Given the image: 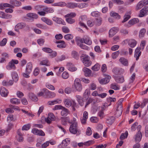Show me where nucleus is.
<instances>
[{
	"mask_svg": "<svg viewBox=\"0 0 148 148\" xmlns=\"http://www.w3.org/2000/svg\"><path fill=\"white\" fill-rule=\"evenodd\" d=\"M87 4L85 3H75L73 2L68 3L66 4V6L67 7L70 9H74L78 8L82 9L87 7Z\"/></svg>",
	"mask_w": 148,
	"mask_h": 148,
	"instance_id": "f257e3e1",
	"label": "nucleus"
},
{
	"mask_svg": "<svg viewBox=\"0 0 148 148\" xmlns=\"http://www.w3.org/2000/svg\"><path fill=\"white\" fill-rule=\"evenodd\" d=\"M74 87L75 90L80 92L82 89V84L80 79L79 78H76L74 80V83L72 86Z\"/></svg>",
	"mask_w": 148,
	"mask_h": 148,
	"instance_id": "f03ea898",
	"label": "nucleus"
},
{
	"mask_svg": "<svg viewBox=\"0 0 148 148\" xmlns=\"http://www.w3.org/2000/svg\"><path fill=\"white\" fill-rule=\"evenodd\" d=\"M81 58L82 62L86 66H89L91 64L92 62L90 60V58L88 56L83 54Z\"/></svg>",
	"mask_w": 148,
	"mask_h": 148,
	"instance_id": "7ed1b4c3",
	"label": "nucleus"
},
{
	"mask_svg": "<svg viewBox=\"0 0 148 148\" xmlns=\"http://www.w3.org/2000/svg\"><path fill=\"white\" fill-rule=\"evenodd\" d=\"M18 63V60H12L6 66V69L8 70H11V69H15L16 67L14 64H17Z\"/></svg>",
	"mask_w": 148,
	"mask_h": 148,
	"instance_id": "20e7f679",
	"label": "nucleus"
},
{
	"mask_svg": "<svg viewBox=\"0 0 148 148\" xmlns=\"http://www.w3.org/2000/svg\"><path fill=\"white\" fill-rule=\"evenodd\" d=\"M141 128V126L140 125L137 127V130L138 132L135 135L134 137L135 141L136 143L139 142L141 139L142 135L141 133L140 132V130Z\"/></svg>",
	"mask_w": 148,
	"mask_h": 148,
	"instance_id": "39448f33",
	"label": "nucleus"
},
{
	"mask_svg": "<svg viewBox=\"0 0 148 148\" xmlns=\"http://www.w3.org/2000/svg\"><path fill=\"white\" fill-rule=\"evenodd\" d=\"M69 131L71 133L73 134H76L78 131L77 123H72L70 126Z\"/></svg>",
	"mask_w": 148,
	"mask_h": 148,
	"instance_id": "423d86ee",
	"label": "nucleus"
},
{
	"mask_svg": "<svg viewBox=\"0 0 148 148\" xmlns=\"http://www.w3.org/2000/svg\"><path fill=\"white\" fill-rule=\"evenodd\" d=\"M103 75L105 77L102 79L99 78L98 79L99 83L102 84H106L108 83L111 78L109 75H106V74H103Z\"/></svg>",
	"mask_w": 148,
	"mask_h": 148,
	"instance_id": "0eeeda50",
	"label": "nucleus"
},
{
	"mask_svg": "<svg viewBox=\"0 0 148 148\" xmlns=\"http://www.w3.org/2000/svg\"><path fill=\"white\" fill-rule=\"evenodd\" d=\"M63 102L65 106L67 108L69 107L71 105L75 106L76 104L74 101L69 99H64Z\"/></svg>",
	"mask_w": 148,
	"mask_h": 148,
	"instance_id": "6e6552de",
	"label": "nucleus"
},
{
	"mask_svg": "<svg viewBox=\"0 0 148 148\" xmlns=\"http://www.w3.org/2000/svg\"><path fill=\"white\" fill-rule=\"evenodd\" d=\"M125 43H128V45L132 48L134 47L136 45V41L134 39H126L123 41Z\"/></svg>",
	"mask_w": 148,
	"mask_h": 148,
	"instance_id": "1a4fd4ad",
	"label": "nucleus"
},
{
	"mask_svg": "<svg viewBox=\"0 0 148 148\" xmlns=\"http://www.w3.org/2000/svg\"><path fill=\"white\" fill-rule=\"evenodd\" d=\"M148 14V7L143 8L139 11L138 16L140 17H143Z\"/></svg>",
	"mask_w": 148,
	"mask_h": 148,
	"instance_id": "9d476101",
	"label": "nucleus"
},
{
	"mask_svg": "<svg viewBox=\"0 0 148 148\" xmlns=\"http://www.w3.org/2000/svg\"><path fill=\"white\" fill-rule=\"evenodd\" d=\"M147 4H148V0L141 1L137 4L136 7V9L137 10H139L142 8L144 5Z\"/></svg>",
	"mask_w": 148,
	"mask_h": 148,
	"instance_id": "9b49d317",
	"label": "nucleus"
},
{
	"mask_svg": "<svg viewBox=\"0 0 148 148\" xmlns=\"http://www.w3.org/2000/svg\"><path fill=\"white\" fill-rule=\"evenodd\" d=\"M32 132L34 134L40 136H45L44 132L42 130H39L36 128H33L32 130Z\"/></svg>",
	"mask_w": 148,
	"mask_h": 148,
	"instance_id": "f8f14e48",
	"label": "nucleus"
},
{
	"mask_svg": "<svg viewBox=\"0 0 148 148\" xmlns=\"http://www.w3.org/2000/svg\"><path fill=\"white\" fill-rule=\"evenodd\" d=\"M27 18L30 20H34V19H37L38 17V15L34 13H30L27 14Z\"/></svg>",
	"mask_w": 148,
	"mask_h": 148,
	"instance_id": "ddd939ff",
	"label": "nucleus"
},
{
	"mask_svg": "<svg viewBox=\"0 0 148 148\" xmlns=\"http://www.w3.org/2000/svg\"><path fill=\"white\" fill-rule=\"evenodd\" d=\"M0 93L2 96L6 97L8 96L9 92L6 89L2 86L1 88Z\"/></svg>",
	"mask_w": 148,
	"mask_h": 148,
	"instance_id": "4468645a",
	"label": "nucleus"
},
{
	"mask_svg": "<svg viewBox=\"0 0 148 148\" xmlns=\"http://www.w3.org/2000/svg\"><path fill=\"white\" fill-rule=\"evenodd\" d=\"M118 31L117 27H114L110 29L109 31V36L112 37Z\"/></svg>",
	"mask_w": 148,
	"mask_h": 148,
	"instance_id": "2eb2a0df",
	"label": "nucleus"
},
{
	"mask_svg": "<svg viewBox=\"0 0 148 148\" xmlns=\"http://www.w3.org/2000/svg\"><path fill=\"white\" fill-rule=\"evenodd\" d=\"M139 22V20L137 18H134L129 21L128 22V25H127V26L129 27L131 25H134Z\"/></svg>",
	"mask_w": 148,
	"mask_h": 148,
	"instance_id": "dca6fc26",
	"label": "nucleus"
},
{
	"mask_svg": "<svg viewBox=\"0 0 148 148\" xmlns=\"http://www.w3.org/2000/svg\"><path fill=\"white\" fill-rule=\"evenodd\" d=\"M66 66L68 70L71 71H74L77 70V68L75 67L73 64L71 62L68 63Z\"/></svg>",
	"mask_w": 148,
	"mask_h": 148,
	"instance_id": "f3484780",
	"label": "nucleus"
},
{
	"mask_svg": "<svg viewBox=\"0 0 148 148\" xmlns=\"http://www.w3.org/2000/svg\"><path fill=\"white\" fill-rule=\"evenodd\" d=\"M10 3L11 5L13 6V8L14 6H19L21 5V3L16 0H10Z\"/></svg>",
	"mask_w": 148,
	"mask_h": 148,
	"instance_id": "a211bd4d",
	"label": "nucleus"
},
{
	"mask_svg": "<svg viewBox=\"0 0 148 148\" xmlns=\"http://www.w3.org/2000/svg\"><path fill=\"white\" fill-rule=\"evenodd\" d=\"M140 47H138L136 49L135 52L134 57H136V60H137L141 55V52L140 51Z\"/></svg>",
	"mask_w": 148,
	"mask_h": 148,
	"instance_id": "6ab92c4d",
	"label": "nucleus"
},
{
	"mask_svg": "<svg viewBox=\"0 0 148 148\" xmlns=\"http://www.w3.org/2000/svg\"><path fill=\"white\" fill-rule=\"evenodd\" d=\"M46 95L47 98H53L56 96V94L55 93L50 91L47 89V91H46Z\"/></svg>",
	"mask_w": 148,
	"mask_h": 148,
	"instance_id": "aec40b11",
	"label": "nucleus"
},
{
	"mask_svg": "<svg viewBox=\"0 0 148 148\" xmlns=\"http://www.w3.org/2000/svg\"><path fill=\"white\" fill-rule=\"evenodd\" d=\"M41 20L42 21L46 23L48 25L51 26L53 24L52 21L47 18L45 17H42L41 18Z\"/></svg>",
	"mask_w": 148,
	"mask_h": 148,
	"instance_id": "412c9836",
	"label": "nucleus"
},
{
	"mask_svg": "<svg viewBox=\"0 0 148 148\" xmlns=\"http://www.w3.org/2000/svg\"><path fill=\"white\" fill-rule=\"evenodd\" d=\"M61 100L59 99H56L52 101H49L48 102L47 104L48 105H53L57 103H60L61 102Z\"/></svg>",
	"mask_w": 148,
	"mask_h": 148,
	"instance_id": "4be33fe9",
	"label": "nucleus"
},
{
	"mask_svg": "<svg viewBox=\"0 0 148 148\" xmlns=\"http://www.w3.org/2000/svg\"><path fill=\"white\" fill-rule=\"evenodd\" d=\"M32 64L31 62L28 63L27 65L26 72V73L28 74L29 73L32 71Z\"/></svg>",
	"mask_w": 148,
	"mask_h": 148,
	"instance_id": "5701e85b",
	"label": "nucleus"
},
{
	"mask_svg": "<svg viewBox=\"0 0 148 148\" xmlns=\"http://www.w3.org/2000/svg\"><path fill=\"white\" fill-rule=\"evenodd\" d=\"M112 72L116 75L120 74L123 71V69L121 68H114L112 69Z\"/></svg>",
	"mask_w": 148,
	"mask_h": 148,
	"instance_id": "b1692460",
	"label": "nucleus"
},
{
	"mask_svg": "<svg viewBox=\"0 0 148 148\" xmlns=\"http://www.w3.org/2000/svg\"><path fill=\"white\" fill-rule=\"evenodd\" d=\"M62 110L61 111V115L62 116H66L69 113V112L68 109L64 107H63Z\"/></svg>",
	"mask_w": 148,
	"mask_h": 148,
	"instance_id": "393cba45",
	"label": "nucleus"
},
{
	"mask_svg": "<svg viewBox=\"0 0 148 148\" xmlns=\"http://www.w3.org/2000/svg\"><path fill=\"white\" fill-rule=\"evenodd\" d=\"M61 120L62 121V123L64 125H66L67 124V122H68L69 123H71L70 121V119L68 117H62L61 118Z\"/></svg>",
	"mask_w": 148,
	"mask_h": 148,
	"instance_id": "a878e982",
	"label": "nucleus"
},
{
	"mask_svg": "<svg viewBox=\"0 0 148 148\" xmlns=\"http://www.w3.org/2000/svg\"><path fill=\"white\" fill-rule=\"evenodd\" d=\"M119 60L120 62L124 66H128V61L127 59L123 57H121L120 58Z\"/></svg>",
	"mask_w": 148,
	"mask_h": 148,
	"instance_id": "bb28decb",
	"label": "nucleus"
},
{
	"mask_svg": "<svg viewBox=\"0 0 148 148\" xmlns=\"http://www.w3.org/2000/svg\"><path fill=\"white\" fill-rule=\"evenodd\" d=\"M83 71L84 73L85 76L86 77L89 76L91 73V70L86 67H84L83 68Z\"/></svg>",
	"mask_w": 148,
	"mask_h": 148,
	"instance_id": "cd10ccee",
	"label": "nucleus"
},
{
	"mask_svg": "<svg viewBox=\"0 0 148 148\" xmlns=\"http://www.w3.org/2000/svg\"><path fill=\"white\" fill-rule=\"evenodd\" d=\"M76 97L79 104L81 106H82L84 104V101L82 97L79 95H77Z\"/></svg>",
	"mask_w": 148,
	"mask_h": 148,
	"instance_id": "c85d7f7f",
	"label": "nucleus"
},
{
	"mask_svg": "<svg viewBox=\"0 0 148 148\" xmlns=\"http://www.w3.org/2000/svg\"><path fill=\"white\" fill-rule=\"evenodd\" d=\"M13 84V81L10 80L9 81L3 80L2 82V84L3 86H9L12 85Z\"/></svg>",
	"mask_w": 148,
	"mask_h": 148,
	"instance_id": "c756f323",
	"label": "nucleus"
},
{
	"mask_svg": "<svg viewBox=\"0 0 148 148\" xmlns=\"http://www.w3.org/2000/svg\"><path fill=\"white\" fill-rule=\"evenodd\" d=\"M28 97L29 98L34 101H36L38 100V99L33 93L31 92L28 94Z\"/></svg>",
	"mask_w": 148,
	"mask_h": 148,
	"instance_id": "7c9ffc66",
	"label": "nucleus"
},
{
	"mask_svg": "<svg viewBox=\"0 0 148 148\" xmlns=\"http://www.w3.org/2000/svg\"><path fill=\"white\" fill-rule=\"evenodd\" d=\"M12 75L13 81L16 82L18 80V76L17 74L15 72H12Z\"/></svg>",
	"mask_w": 148,
	"mask_h": 148,
	"instance_id": "2f4dec72",
	"label": "nucleus"
},
{
	"mask_svg": "<svg viewBox=\"0 0 148 148\" xmlns=\"http://www.w3.org/2000/svg\"><path fill=\"white\" fill-rule=\"evenodd\" d=\"M131 12H128L126 13L124 16V20L122 21V22L123 23L127 21L130 18Z\"/></svg>",
	"mask_w": 148,
	"mask_h": 148,
	"instance_id": "473e14b6",
	"label": "nucleus"
},
{
	"mask_svg": "<svg viewBox=\"0 0 148 148\" xmlns=\"http://www.w3.org/2000/svg\"><path fill=\"white\" fill-rule=\"evenodd\" d=\"M146 30L145 28H143L141 29L139 32V36L140 38L143 37L146 33Z\"/></svg>",
	"mask_w": 148,
	"mask_h": 148,
	"instance_id": "72a5a7b5",
	"label": "nucleus"
},
{
	"mask_svg": "<svg viewBox=\"0 0 148 148\" xmlns=\"http://www.w3.org/2000/svg\"><path fill=\"white\" fill-rule=\"evenodd\" d=\"M115 118L114 116H112L108 118L106 120L107 123L110 125H112L114 122Z\"/></svg>",
	"mask_w": 148,
	"mask_h": 148,
	"instance_id": "f704fd0d",
	"label": "nucleus"
},
{
	"mask_svg": "<svg viewBox=\"0 0 148 148\" xmlns=\"http://www.w3.org/2000/svg\"><path fill=\"white\" fill-rule=\"evenodd\" d=\"M122 108H121V106L119 107H117L116 112V116H119L121 115L122 112Z\"/></svg>",
	"mask_w": 148,
	"mask_h": 148,
	"instance_id": "c9c22d12",
	"label": "nucleus"
},
{
	"mask_svg": "<svg viewBox=\"0 0 148 148\" xmlns=\"http://www.w3.org/2000/svg\"><path fill=\"white\" fill-rule=\"evenodd\" d=\"M10 102L11 103L16 105H18L20 103V100L16 98H13L11 99Z\"/></svg>",
	"mask_w": 148,
	"mask_h": 148,
	"instance_id": "e433bc0d",
	"label": "nucleus"
},
{
	"mask_svg": "<svg viewBox=\"0 0 148 148\" xmlns=\"http://www.w3.org/2000/svg\"><path fill=\"white\" fill-rule=\"evenodd\" d=\"M111 16L117 19H119L121 18V16L119 14L116 12H110V13Z\"/></svg>",
	"mask_w": 148,
	"mask_h": 148,
	"instance_id": "4c0bfd02",
	"label": "nucleus"
},
{
	"mask_svg": "<svg viewBox=\"0 0 148 148\" xmlns=\"http://www.w3.org/2000/svg\"><path fill=\"white\" fill-rule=\"evenodd\" d=\"M45 6L43 5H36L34 6V8L36 10L39 11H44Z\"/></svg>",
	"mask_w": 148,
	"mask_h": 148,
	"instance_id": "58836bf2",
	"label": "nucleus"
},
{
	"mask_svg": "<svg viewBox=\"0 0 148 148\" xmlns=\"http://www.w3.org/2000/svg\"><path fill=\"white\" fill-rule=\"evenodd\" d=\"M84 43L86 44L90 45L92 44V41L87 36H84Z\"/></svg>",
	"mask_w": 148,
	"mask_h": 148,
	"instance_id": "ea45409f",
	"label": "nucleus"
},
{
	"mask_svg": "<svg viewBox=\"0 0 148 148\" xmlns=\"http://www.w3.org/2000/svg\"><path fill=\"white\" fill-rule=\"evenodd\" d=\"M40 64L49 66L50 65V63L48 60H46L41 61L40 63Z\"/></svg>",
	"mask_w": 148,
	"mask_h": 148,
	"instance_id": "a19ab883",
	"label": "nucleus"
},
{
	"mask_svg": "<svg viewBox=\"0 0 148 148\" xmlns=\"http://www.w3.org/2000/svg\"><path fill=\"white\" fill-rule=\"evenodd\" d=\"M52 19L54 21L59 24H61L62 23V20L56 16L53 17Z\"/></svg>",
	"mask_w": 148,
	"mask_h": 148,
	"instance_id": "79ce46f5",
	"label": "nucleus"
},
{
	"mask_svg": "<svg viewBox=\"0 0 148 148\" xmlns=\"http://www.w3.org/2000/svg\"><path fill=\"white\" fill-rule=\"evenodd\" d=\"M95 25L97 26L100 25L102 23V20L101 18H99L94 20Z\"/></svg>",
	"mask_w": 148,
	"mask_h": 148,
	"instance_id": "37998d69",
	"label": "nucleus"
},
{
	"mask_svg": "<svg viewBox=\"0 0 148 148\" xmlns=\"http://www.w3.org/2000/svg\"><path fill=\"white\" fill-rule=\"evenodd\" d=\"M115 80L116 82L119 83H122L124 81V77H116Z\"/></svg>",
	"mask_w": 148,
	"mask_h": 148,
	"instance_id": "c03bdc74",
	"label": "nucleus"
},
{
	"mask_svg": "<svg viewBox=\"0 0 148 148\" xmlns=\"http://www.w3.org/2000/svg\"><path fill=\"white\" fill-rule=\"evenodd\" d=\"M76 14L75 12H71L66 14L64 16L65 18H73L75 17Z\"/></svg>",
	"mask_w": 148,
	"mask_h": 148,
	"instance_id": "a18cd8bd",
	"label": "nucleus"
},
{
	"mask_svg": "<svg viewBox=\"0 0 148 148\" xmlns=\"http://www.w3.org/2000/svg\"><path fill=\"white\" fill-rule=\"evenodd\" d=\"M66 3L64 2H60L54 3L53 5L54 6H59L63 7L66 6Z\"/></svg>",
	"mask_w": 148,
	"mask_h": 148,
	"instance_id": "49530a36",
	"label": "nucleus"
},
{
	"mask_svg": "<svg viewBox=\"0 0 148 148\" xmlns=\"http://www.w3.org/2000/svg\"><path fill=\"white\" fill-rule=\"evenodd\" d=\"M100 67V65L97 63L92 67V69L94 71H97L99 69Z\"/></svg>",
	"mask_w": 148,
	"mask_h": 148,
	"instance_id": "de8ad7c7",
	"label": "nucleus"
},
{
	"mask_svg": "<svg viewBox=\"0 0 148 148\" xmlns=\"http://www.w3.org/2000/svg\"><path fill=\"white\" fill-rule=\"evenodd\" d=\"M110 88L114 90H118L119 89V86L114 83L111 84Z\"/></svg>",
	"mask_w": 148,
	"mask_h": 148,
	"instance_id": "09e8293b",
	"label": "nucleus"
},
{
	"mask_svg": "<svg viewBox=\"0 0 148 148\" xmlns=\"http://www.w3.org/2000/svg\"><path fill=\"white\" fill-rule=\"evenodd\" d=\"M44 11L47 13H52L54 12V10L52 8H48L45 6Z\"/></svg>",
	"mask_w": 148,
	"mask_h": 148,
	"instance_id": "8fccbe9b",
	"label": "nucleus"
},
{
	"mask_svg": "<svg viewBox=\"0 0 148 148\" xmlns=\"http://www.w3.org/2000/svg\"><path fill=\"white\" fill-rule=\"evenodd\" d=\"M72 56L73 57L77 60L79 58V55L78 53L75 51H72Z\"/></svg>",
	"mask_w": 148,
	"mask_h": 148,
	"instance_id": "3c124183",
	"label": "nucleus"
},
{
	"mask_svg": "<svg viewBox=\"0 0 148 148\" xmlns=\"http://www.w3.org/2000/svg\"><path fill=\"white\" fill-rule=\"evenodd\" d=\"M67 140L69 142V141L67 139H65L62 141L61 144H60V145H61L62 147H65L68 145L69 143H68L67 142Z\"/></svg>",
	"mask_w": 148,
	"mask_h": 148,
	"instance_id": "603ef678",
	"label": "nucleus"
},
{
	"mask_svg": "<svg viewBox=\"0 0 148 148\" xmlns=\"http://www.w3.org/2000/svg\"><path fill=\"white\" fill-rule=\"evenodd\" d=\"M77 44L78 46H79L82 49H84L85 50H88V47L83 44L80 43L79 42H78L77 43Z\"/></svg>",
	"mask_w": 148,
	"mask_h": 148,
	"instance_id": "864d4df0",
	"label": "nucleus"
},
{
	"mask_svg": "<svg viewBox=\"0 0 148 148\" xmlns=\"http://www.w3.org/2000/svg\"><path fill=\"white\" fill-rule=\"evenodd\" d=\"M46 91H47V89L46 88H44L42 89L41 91L37 94V95L38 97H41L45 93L46 94Z\"/></svg>",
	"mask_w": 148,
	"mask_h": 148,
	"instance_id": "5fc2aeb1",
	"label": "nucleus"
},
{
	"mask_svg": "<svg viewBox=\"0 0 148 148\" xmlns=\"http://www.w3.org/2000/svg\"><path fill=\"white\" fill-rule=\"evenodd\" d=\"M66 21L69 23L73 24L74 23L75 21L74 19L72 18H66Z\"/></svg>",
	"mask_w": 148,
	"mask_h": 148,
	"instance_id": "6e6d98bb",
	"label": "nucleus"
},
{
	"mask_svg": "<svg viewBox=\"0 0 148 148\" xmlns=\"http://www.w3.org/2000/svg\"><path fill=\"white\" fill-rule=\"evenodd\" d=\"M25 24L23 23H18L16 25V27H18V29H21L25 26Z\"/></svg>",
	"mask_w": 148,
	"mask_h": 148,
	"instance_id": "4d7b16f0",
	"label": "nucleus"
},
{
	"mask_svg": "<svg viewBox=\"0 0 148 148\" xmlns=\"http://www.w3.org/2000/svg\"><path fill=\"white\" fill-rule=\"evenodd\" d=\"M95 143L94 141L93 140H90L84 142V145L86 146H89Z\"/></svg>",
	"mask_w": 148,
	"mask_h": 148,
	"instance_id": "13d9d810",
	"label": "nucleus"
},
{
	"mask_svg": "<svg viewBox=\"0 0 148 148\" xmlns=\"http://www.w3.org/2000/svg\"><path fill=\"white\" fill-rule=\"evenodd\" d=\"M138 123L137 122H136L134 123L132 126L131 128V130L132 131H134L135 130L136 128L137 129V127L139 125Z\"/></svg>",
	"mask_w": 148,
	"mask_h": 148,
	"instance_id": "bf43d9fd",
	"label": "nucleus"
},
{
	"mask_svg": "<svg viewBox=\"0 0 148 148\" xmlns=\"http://www.w3.org/2000/svg\"><path fill=\"white\" fill-rule=\"evenodd\" d=\"M146 103L145 102H144L143 103H142L141 105H140V103H138L137 104H136L134 105V109H137L140 106H141V108L145 106V103Z\"/></svg>",
	"mask_w": 148,
	"mask_h": 148,
	"instance_id": "052dcab7",
	"label": "nucleus"
},
{
	"mask_svg": "<svg viewBox=\"0 0 148 148\" xmlns=\"http://www.w3.org/2000/svg\"><path fill=\"white\" fill-rule=\"evenodd\" d=\"M128 135V133L127 131H126L125 133H122L120 137V139L121 140H123L125 138H127Z\"/></svg>",
	"mask_w": 148,
	"mask_h": 148,
	"instance_id": "680f3d73",
	"label": "nucleus"
},
{
	"mask_svg": "<svg viewBox=\"0 0 148 148\" xmlns=\"http://www.w3.org/2000/svg\"><path fill=\"white\" fill-rule=\"evenodd\" d=\"M119 54V51H117L114 52L112 55V58L113 59H116L118 57Z\"/></svg>",
	"mask_w": 148,
	"mask_h": 148,
	"instance_id": "e2e57ef3",
	"label": "nucleus"
},
{
	"mask_svg": "<svg viewBox=\"0 0 148 148\" xmlns=\"http://www.w3.org/2000/svg\"><path fill=\"white\" fill-rule=\"evenodd\" d=\"M64 37L66 40H69L72 39L73 38V36L71 34H68L65 35Z\"/></svg>",
	"mask_w": 148,
	"mask_h": 148,
	"instance_id": "0e129e2a",
	"label": "nucleus"
},
{
	"mask_svg": "<svg viewBox=\"0 0 148 148\" xmlns=\"http://www.w3.org/2000/svg\"><path fill=\"white\" fill-rule=\"evenodd\" d=\"M30 127L31 125L30 124H28L24 125L22 128V130H27L30 128Z\"/></svg>",
	"mask_w": 148,
	"mask_h": 148,
	"instance_id": "69168bd1",
	"label": "nucleus"
},
{
	"mask_svg": "<svg viewBox=\"0 0 148 148\" xmlns=\"http://www.w3.org/2000/svg\"><path fill=\"white\" fill-rule=\"evenodd\" d=\"M42 50L44 51L49 53H51L53 52L52 50L49 48H44Z\"/></svg>",
	"mask_w": 148,
	"mask_h": 148,
	"instance_id": "338daca9",
	"label": "nucleus"
},
{
	"mask_svg": "<svg viewBox=\"0 0 148 148\" xmlns=\"http://www.w3.org/2000/svg\"><path fill=\"white\" fill-rule=\"evenodd\" d=\"M49 118L50 119L51 121H54L55 120V116L54 114L51 113H49L48 114Z\"/></svg>",
	"mask_w": 148,
	"mask_h": 148,
	"instance_id": "774afa93",
	"label": "nucleus"
}]
</instances>
